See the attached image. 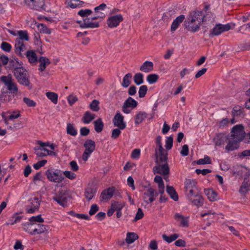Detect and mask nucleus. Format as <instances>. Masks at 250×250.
I'll return each mask as SVG.
<instances>
[{
  "instance_id": "c85d7f7f",
  "label": "nucleus",
  "mask_w": 250,
  "mask_h": 250,
  "mask_svg": "<svg viewBox=\"0 0 250 250\" xmlns=\"http://www.w3.org/2000/svg\"><path fill=\"white\" fill-rule=\"evenodd\" d=\"M154 182L158 185V189L160 194H163L165 192V186L161 176H156L154 178Z\"/></svg>"
},
{
  "instance_id": "aec40b11",
  "label": "nucleus",
  "mask_w": 250,
  "mask_h": 250,
  "mask_svg": "<svg viewBox=\"0 0 250 250\" xmlns=\"http://www.w3.org/2000/svg\"><path fill=\"white\" fill-rule=\"evenodd\" d=\"M115 188L114 187L109 188L106 189L104 190L100 195V200L103 201L104 200H109L112 198L113 195Z\"/></svg>"
},
{
  "instance_id": "7ed1b4c3",
  "label": "nucleus",
  "mask_w": 250,
  "mask_h": 250,
  "mask_svg": "<svg viewBox=\"0 0 250 250\" xmlns=\"http://www.w3.org/2000/svg\"><path fill=\"white\" fill-rule=\"evenodd\" d=\"M14 76L17 82L25 86H28L29 89L32 88V85L29 81V75L27 70L23 66L13 71Z\"/></svg>"
},
{
  "instance_id": "a18cd8bd",
  "label": "nucleus",
  "mask_w": 250,
  "mask_h": 250,
  "mask_svg": "<svg viewBox=\"0 0 250 250\" xmlns=\"http://www.w3.org/2000/svg\"><path fill=\"white\" fill-rule=\"evenodd\" d=\"M179 236V235L177 233L173 234L170 236H167L165 234L162 235L163 239L167 243H171L173 241L177 239Z\"/></svg>"
},
{
  "instance_id": "052dcab7",
  "label": "nucleus",
  "mask_w": 250,
  "mask_h": 250,
  "mask_svg": "<svg viewBox=\"0 0 250 250\" xmlns=\"http://www.w3.org/2000/svg\"><path fill=\"white\" fill-rule=\"evenodd\" d=\"M173 146V137L169 136L167 138L166 141L165 147L167 150H169Z\"/></svg>"
},
{
  "instance_id": "5fc2aeb1",
  "label": "nucleus",
  "mask_w": 250,
  "mask_h": 250,
  "mask_svg": "<svg viewBox=\"0 0 250 250\" xmlns=\"http://www.w3.org/2000/svg\"><path fill=\"white\" fill-rule=\"evenodd\" d=\"M37 26L39 28V30L41 33L47 34H50L51 33L50 30L48 29L45 25L42 23H40L38 24Z\"/></svg>"
},
{
  "instance_id": "13d9d810",
  "label": "nucleus",
  "mask_w": 250,
  "mask_h": 250,
  "mask_svg": "<svg viewBox=\"0 0 250 250\" xmlns=\"http://www.w3.org/2000/svg\"><path fill=\"white\" fill-rule=\"evenodd\" d=\"M198 165L210 164L211 160L208 156H205L204 158L200 159L196 162Z\"/></svg>"
},
{
  "instance_id": "6e6d98bb",
  "label": "nucleus",
  "mask_w": 250,
  "mask_h": 250,
  "mask_svg": "<svg viewBox=\"0 0 250 250\" xmlns=\"http://www.w3.org/2000/svg\"><path fill=\"white\" fill-rule=\"evenodd\" d=\"M67 100L70 106H72L76 102L78 101V98L74 94H71L67 97Z\"/></svg>"
},
{
  "instance_id": "412c9836",
  "label": "nucleus",
  "mask_w": 250,
  "mask_h": 250,
  "mask_svg": "<svg viewBox=\"0 0 250 250\" xmlns=\"http://www.w3.org/2000/svg\"><path fill=\"white\" fill-rule=\"evenodd\" d=\"M20 40L19 41H15V53L18 55L22 57H23V52L25 51L26 49V47L23 42H20Z\"/></svg>"
},
{
  "instance_id": "0eeeda50",
  "label": "nucleus",
  "mask_w": 250,
  "mask_h": 250,
  "mask_svg": "<svg viewBox=\"0 0 250 250\" xmlns=\"http://www.w3.org/2000/svg\"><path fill=\"white\" fill-rule=\"evenodd\" d=\"M155 162L160 164L167 161V151L163 148H155Z\"/></svg>"
},
{
  "instance_id": "a878e982",
  "label": "nucleus",
  "mask_w": 250,
  "mask_h": 250,
  "mask_svg": "<svg viewBox=\"0 0 250 250\" xmlns=\"http://www.w3.org/2000/svg\"><path fill=\"white\" fill-rule=\"evenodd\" d=\"M49 227L42 224L36 223L35 235L47 233Z\"/></svg>"
},
{
  "instance_id": "ddd939ff",
  "label": "nucleus",
  "mask_w": 250,
  "mask_h": 250,
  "mask_svg": "<svg viewBox=\"0 0 250 250\" xmlns=\"http://www.w3.org/2000/svg\"><path fill=\"white\" fill-rule=\"evenodd\" d=\"M187 20L202 25L204 23V14L200 11H193L190 13Z\"/></svg>"
},
{
  "instance_id": "cd10ccee",
  "label": "nucleus",
  "mask_w": 250,
  "mask_h": 250,
  "mask_svg": "<svg viewBox=\"0 0 250 250\" xmlns=\"http://www.w3.org/2000/svg\"><path fill=\"white\" fill-rule=\"evenodd\" d=\"M84 2L80 0H66L65 4L71 8H75L82 6Z\"/></svg>"
},
{
  "instance_id": "e433bc0d",
  "label": "nucleus",
  "mask_w": 250,
  "mask_h": 250,
  "mask_svg": "<svg viewBox=\"0 0 250 250\" xmlns=\"http://www.w3.org/2000/svg\"><path fill=\"white\" fill-rule=\"evenodd\" d=\"M138 239V236L136 233L134 232H127L125 238V242L127 244H130Z\"/></svg>"
},
{
  "instance_id": "f704fd0d",
  "label": "nucleus",
  "mask_w": 250,
  "mask_h": 250,
  "mask_svg": "<svg viewBox=\"0 0 250 250\" xmlns=\"http://www.w3.org/2000/svg\"><path fill=\"white\" fill-rule=\"evenodd\" d=\"M167 191L168 193V194L170 195L171 199H172L175 201H177L178 200V194L177 193L173 187L167 186Z\"/></svg>"
},
{
  "instance_id": "f03ea898",
  "label": "nucleus",
  "mask_w": 250,
  "mask_h": 250,
  "mask_svg": "<svg viewBox=\"0 0 250 250\" xmlns=\"http://www.w3.org/2000/svg\"><path fill=\"white\" fill-rule=\"evenodd\" d=\"M244 136L245 130L243 125L240 124L234 126L231 129L230 135H228L226 150L229 152L237 149Z\"/></svg>"
},
{
  "instance_id": "680f3d73",
  "label": "nucleus",
  "mask_w": 250,
  "mask_h": 250,
  "mask_svg": "<svg viewBox=\"0 0 250 250\" xmlns=\"http://www.w3.org/2000/svg\"><path fill=\"white\" fill-rule=\"evenodd\" d=\"M111 206L115 210H121L124 207V204L117 202H113Z\"/></svg>"
},
{
  "instance_id": "603ef678",
  "label": "nucleus",
  "mask_w": 250,
  "mask_h": 250,
  "mask_svg": "<svg viewBox=\"0 0 250 250\" xmlns=\"http://www.w3.org/2000/svg\"><path fill=\"white\" fill-rule=\"evenodd\" d=\"M242 113L243 108L239 105L235 106L233 108L232 111L231 112V114L233 117L240 116Z\"/></svg>"
},
{
  "instance_id": "49530a36",
  "label": "nucleus",
  "mask_w": 250,
  "mask_h": 250,
  "mask_svg": "<svg viewBox=\"0 0 250 250\" xmlns=\"http://www.w3.org/2000/svg\"><path fill=\"white\" fill-rule=\"evenodd\" d=\"M133 80L136 85H140L144 83V76L143 74L137 73L135 74L133 77Z\"/></svg>"
},
{
  "instance_id": "9b49d317",
  "label": "nucleus",
  "mask_w": 250,
  "mask_h": 250,
  "mask_svg": "<svg viewBox=\"0 0 250 250\" xmlns=\"http://www.w3.org/2000/svg\"><path fill=\"white\" fill-rule=\"evenodd\" d=\"M230 29V26L229 24H217L211 30L209 36H218L224 32L229 31Z\"/></svg>"
},
{
  "instance_id": "bb28decb",
  "label": "nucleus",
  "mask_w": 250,
  "mask_h": 250,
  "mask_svg": "<svg viewBox=\"0 0 250 250\" xmlns=\"http://www.w3.org/2000/svg\"><path fill=\"white\" fill-rule=\"evenodd\" d=\"M96 115L94 114L91 113L90 111H86L82 119L83 123L88 124L90 123L95 118Z\"/></svg>"
},
{
  "instance_id": "423d86ee",
  "label": "nucleus",
  "mask_w": 250,
  "mask_h": 250,
  "mask_svg": "<svg viewBox=\"0 0 250 250\" xmlns=\"http://www.w3.org/2000/svg\"><path fill=\"white\" fill-rule=\"evenodd\" d=\"M83 146L85 147V150L82 155V159L86 161L91 154L94 151L96 147V144L94 141L91 139L86 140Z\"/></svg>"
},
{
  "instance_id": "37998d69",
  "label": "nucleus",
  "mask_w": 250,
  "mask_h": 250,
  "mask_svg": "<svg viewBox=\"0 0 250 250\" xmlns=\"http://www.w3.org/2000/svg\"><path fill=\"white\" fill-rule=\"evenodd\" d=\"M132 74L131 73L126 74L123 78L122 85L124 87H128L131 83V79Z\"/></svg>"
},
{
  "instance_id": "2eb2a0df",
  "label": "nucleus",
  "mask_w": 250,
  "mask_h": 250,
  "mask_svg": "<svg viewBox=\"0 0 250 250\" xmlns=\"http://www.w3.org/2000/svg\"><path fill=\"white\" fill-rule=\"evenodd\" d=\"M123 21V17L121 14L111 16L107 20V24L109 28L117 27Z\"/></svg>"
},
{
  "instance_id": "9d476101",
  "label": "nucleus",
  "mask_w": 250,
  "mask_h": 250,
  "mask_svg": "<svg viewBox=\"0 0 250 250\" xmlns=\"http://www.w3.org/2000/svg\"><path fill=\"white\" fill-rule=\"evenodd\" d=\"M97 191V188L93 183L88 184L84 189V196L86 200L89 202L95 196Z\"/></svg>"
},
{
  "instance_id": "4468645a",
  "label": "nucleus",
  "mask_w": 250,
  "mask_h": 250,
  "mask_svg": "<svg viewBox=\"0 0 250 250\" xmlns=\"http://www.w3.org/2000/svg\"><path fill=\"white\" fill-rule=\"evenodd\" d=\"M113 123L115 126L119 128L121 130H123L126 127L124 117L120 112H117L114 116Z\"/></svg>"
},
{
  "instance_id": "3c124183",
  "label": "nucleus",
  "mask_w": 250,
  "mask_h": 250,
  "mask_svg": "<svg viewBox=\"0 0 250 250\" xmlns=\"http://www.w3.org/2000/svg\"><path fill=\"white\" fill-rule=\"evenodd\" d=\"M99 101L97 100H94L89 104V107L93 111L97 112L100 110Z\"/></svg>"
},
{
  "instance_id": "69168bd1",
  "label": "nucleus",
  "mask_w": 250,
  "mask_h": 250,
  "mask_svg": "<svg viewBox=\"0 0 250 250\" xmlns=\"http://www.w3.org/2000/svg\"><path fill=\"white\" fill-rule=\"evenodd\" d=\"M106 5L105 3H102L99 6L96 7L94 8V11L97 14L101 15V12L104 10L106 8Z\"/></svg>"
},
{
  "instance_id": "bf43d9fd",
  "label": "nucleus",
  "mask_w": 250,
  "mask_h": 250,
  "mask_svg": "<svg viewBox=\"0 0 250 250\" xmlns=\"http://www.w3.org/2000/svg\"><path fill=\"white\" fill-rule=\"evenodd\" d=\"M29 222L31 223H42L44 222V220L42 218L41 215H38L36 216H32L29 219Z\"/></svg>"
},
{
  "instance_id": "4be33fe9",
  "label": "nucleus",
  "mask_w": 250,
  "mask_h": 250,
  "mask_svg": "<svg viewBox=\"0 0 250 250\" xmlns=\"http://www.w3.org/2000/svg\"><path fill=\"white\" fill-rule=\"evenodd\" d=\"M23 229L26 232L31 235H35L36 223L27 222L22 225Z\"/></svg>"
},
{
  "instance_id": "72a5a7b5",
  "label": "nucleus",
  "mask_w": 250,
  "mask_h": 250,
  "mask_svg": "<svg viewBox=\"0 0 250 250\" xmlns=\"http://www.w3.org/2000/svg\"><path fill=\"white\" fill-rule=\"evenodd\" d=\"M250 182L249 180L245 179L244 182L242 183V184L240 187L239 192L242 194H245L250 190Z\"/></svg>"
},
{
  "instance_id": "473e14b6",
  "label": "nucleus",
  "mask_w": 250,
  "mask_h": 250,
  "mask_svg": "<svg viewBox=\"0 0 250 250\" xmlns=\"http://www.w3.org/2000/svg\"><path fill=\"white\" fill-rule=\"evenodd\" d=\"M33 201L35 202V204H33V207L30 208H26V212L28 213H34L36 210H38L40 208V203L38 197H35L33 198Z\"/></svg>"
},
{
  "instance_id": "6e6552de",
  "label": "nucleus",
  "mask_w": 250,
  "mask_h": 250,
  "mask_svg": "<svg viewBox=\"0 0 250 250\" xmlns=\"http://www.w3.org/2000/svg\"><path fill=\"white\" fill-rule=\"evenodd\" d=\"M1 82L7 86L8 89L13 93H17L18 92V87L16 83L13 82L11 75L2 76L0 78Z\"/></svg>"
},
{
  "instance_id": "f8f14e48",
  "label": "nucleus",
  "mask_w": 250,
  "mask_h": 250,
  "mask_svg": "<svg viewBox=\"0 0 250 250\" xmlns=\"http://www.w3.org/2000/svg\"><path fill=\"white\" fill-rule=\"evenodd\" d=\"M153 171L154 173H157L164 175H168L169 172V168L167 161L156 164V165L153 167Z\"/></svg>"
},
{
  "instance_id": "2f4dec72",
  "label": "nucleus",
  "mask_w": 250,
  "mask_h": 250,
  "mask_svg": "<svg viewBox=\"0 0 250 250\" xmlns=\"http://www.w3.org/2000/svg\"><path fill=\"white\" fill-rule=\"evenodd\" d=\"M40 64L39 65V69L41 71H43L46 68V66L49 65L50 63L49 59L44 57H41L39 59Z\"/></svg>"
},
{
  "instance_id": "6ab92c4d",
  "label": "nucleus",
  "mask_w": 250,
  "mask_h": 250,
  "mask_svg": "<svg viewBox=\"0 0 250 250\" xmlns=\"http://www.w3.org/2000/svg\"><path fill=\"white\" fill-rule=\"evenodd\" d=\"M174 217L177 222H179L180 226L182 227H188L189 225L188 217H185L180 213H175Z\"/></svg>"
},
{
  "instance_id": "58836bf2",
  "label": "nucleus",
  "mask_w": 250,
  "mask_h": 250,
  "mask_svg": "<svg viewBox=\"0 0 250 250\" xmlns=\"http://www.w3.org/2000/svg\"><path fill=\"white\" fill-rule=\"evenodd\" d=\"M18 35L19 36V38H17L16 41L18 42L19 40H20V42H23V40L28 41L29 40L27 32L26 31H19Z\"/></svg>"
},
{
  "instance_id": "79ce46f5",
  "label": "nucleus",
  "mask_w": 250,
  "mask_h": 250,
  "mask_svg": "<svg viewBox=\"0 0 250 250\" xmlns=\"http://www.w3.org/2000/svg\"><path fill=\"white\" fill-rule=\"evenodd\" d=\"M66 133L71 136H75L77 134V131L73 124L68 123L66 126Z\"/></svg>"
},
{
  "instance_id": "c756f323",
  "label": "nucleus",
  "mask_w": 250,
  "mask_h": 250,
  "mask_svg": "<svg viewBox=\"0 0 250 250\" xmlns=\"http://www.w3.org/2000/svg\"><path fill=\"white\" fill-rule=\"evenodd\" d=\"M185 185V192L193 190L194 188H198L196 186V183L194 180L186 179Z\"/></svg>"
},
{
  "instance_id": "ea45409f",
  "label": "nucleus",
  "mask_w": 250,
  "mask_h": 250,
  "mask_svg": "<svg viewBox=\"0 0 250 250\" xmlns=\"http://www.w3.org/2000/svg\"><path fill=\"white\" fill-rule=\"evenodd\" d=\"M25 54L30 63H33L37 61V57L34 51H27Z\"/></svg>"
},
{
  "instance_id": "e2e57ef3",
  "label": "nucleus",
  "mask_w": 250,
  "mask_h": 250,
  "mask_svg": "<svg viewBox=\"0 0 250 250\" xmlns=\"http://www.w3.org/2000/svg\"><path fill=\"white\" fill-rule=\"evenodd\" d=\"M72 193L73 191L70 190L63 191V204L68 199H71L72 198Z\"/></svg>"
},
{
  "instance_id": "4d7b16f0",
  "label": "nucleus",
  "mask_w": 250,
  "mask_h": 250,
  "mask_svg": "<svg viewBox=\"0 0 250 250\" xmlns=\"http://www.w3.org/2000/svg\"><path fill=\"white\" fill-rule=\"evenodd\" d=\"M147 87L143 85L140 87L138 93L140 98H143L145 96L147 91Z\"/></svg>"
},
{
  "instance_id": "a211bd4d",
  "label": "nucleus",
  "mask_w": 250,
  "mask_h": 250,
  "mask_svg": "<svg viewBox=\"0 0 250 250\" xmlns=\"http://www.w3.org/2000/svg\"><path fill=\"white\" fill-rule=\"evenodd\" d=\"M185 28L191 32H195L198 31L201 24L196 22H193L188 20H185L184 21Z\"/></svg>"
},
{
  "instance_id": "4c0bfd02",
  "label": "nucleus",
  "mask_w": 250,
  "mask_h": 250,
  "mask_svg": "<svg viewBox=\"0 0 250 250\" xmlns=\"http://www.w3.org/2000/svg\"><path fill=\"white\" fill-rule=\"evenodd\" d=\"M205 193L210 201L216 200L217 194L213 190L210 189H205Z\"/></svg>"
},
{
  "instance_id": "1a4fd4ad",
  "label": "nucleus",
  "mask_w": 250,
  "mask_h": 250,
  "mask_svg": "<svg viewBox=\"0 0 250 250\" xmlns=\"http://www.w3.org/2000/svg\"><path fill=\"white\" fill-rule=\"evenodd\" d=\"M157 195L158 193L155 192V190L152 187H149L144 191L143 198L144 202L148 204L153 202Z\"/></svg>"
},
{
  "instance_id": "774afa93",
  "label": "nucleus",
  "mask_w": 250,
  "mask_h": 250,
  "mask_svg": "<svg viewBox=\"0 0 250 250\" xmlns=\"http://www.w3.org/2000/svg\"><path fill=\"white\" fill-rule=\"evenodd\" d=\"M24 102L30 107H34L35 106L36 103L33 100L29 99L27 97H24L23 99Z\"/></svg>"
},
{
  "instance_id": "39448f33",
  "label": "nucleus",
  "mask_w": 250,
  "mask_h": 250,
  "mask_svg": "<svg viewBox=\"0 0 250 250\" xmlns=\"http://www.w3.org/2000/svg\"><path fill=\"white\" fill-rule=\"evenodd\" d=\"M45 0H23L24 5L28 8L39 12L46 10Z\"/></svg>"
},
{
  "instance_id": "5701e85b",
  "label": "nucleus",
  "mask_w": 250,
  "mask_h": 250,
  "mask_svg": "<svg viewBox=\"0 0 250 250\" xmlns=\"http://www.w3.org/2000/svg\"><path fill=\"white\" fill-rule=\"evenodd\" d=\"M153 69V63L152 62L146 61L140 66V70L145 73L151 72Z\"/></svg>"
},
{
  "instance_id": "b1692460",
  "label": "nucleus",
  "mask_w": 250,
  "mask_h": 250,
  "mask_svg": "<svg viewBox=\"0 0 250 250\" xmlns=\"http://www.w3.org/2000/svg\"><path fill=\"white\" fill-rule=\"evenodd\" d=\"M147 114L145 112L140 111L134 117L135 124L138 125L141 124L147 117Z\"/></svg>"
},
{
  "instance_id": "c03bdc74",
  "label": "nucleus",
  "mask_w": 250,
  "mask_h": 250,
  "mask_svg": "<svg viewBox=\"0 0 250 250\" xmlns=\"http://www.w3.org/2000/svg\"><path fill=\"white\" fill-rule=\"evenodd\" d=\"M124 104H126L128 107L134 108L138 105V103L131 97H129L124 102Z\"/></svg>"
},
{
  "instance_id": "7c9ffc66",
  "label": "nucleus",
  "mask_w": 250,
  "mask_h": 250,
  "mask_svg": "<svg viewBox=\"0 0 250 250\" xmlns=\"http://www.w3.org/2000/svg\"><path fill=\"white\" fill-rule=\"evenodd\" d=\"M9 67L11 68L13 71L19 69L20 67L23 66L22 64L19 62L17 58H13L9 61Z\"/></svg>"
},
{
  "instance_id": "20e7f679",
  "label": "nucleus",
  "mask_w": 250,
  "mask_h": 250,
  "mask_svg": "<svg viewBox=\"0 0 250 250\" xmlns=\"http://www.w3.org/2000/svg\"><path fill=\"white\" fill-rule=\"evenodd\" d=\"M186 194L192 205L197 207H201L203 205L204 199L198 188H194L193 190L186 192Z\"/></svg>"
},
{
  "instance_id": "09e8293b",
  "label": "nucleus",
  "mask_w": 250,
  "mask_h": 250,
  "mask_svg": "<svg viewBox=\"0 0 250 250\" xmlns=\"http://www.w3.org/2000/svg\"><path fill=\"white\" fill-rule=\"evenodd\" d=\"M46 97L51 101L54 104H57L58 102V95L52 92H47L46 93Z\"/></svg>"
},
{
  "instance_id": "0e129e2a",
  "label": "nucleus",
  "mask_w": 250,
  "mask_h": 250,
  "mask_svg": "<svg viewBox=\"0 0 250 250\" xmlns=\"http://www.w3.org/2000/svg\"><path fill=\"white\" fill-rule=\"evenodd\" d=\"M1 48L4 51L10 52L11 50V45L7 42H2L0 45Z\"/></svg>"
},
{
  "instance_id": "393cba45",
  "label": "nucleus",
  "mask_w": 250,
  "mask_h": 250,
  "mask_svg": "<svg viewBox=\"0 0 250 250\" xmlns=\"http://www.w3.org/2000/svg\"><path fill=\"white\" fill-rule=\"evenodd\" d=\"M185 19V16L184 15H181L177 17L173 21L171 26V31L173 32L175 31L179 25L182 21H184Z\"/></svg>"
},
{
  "instance_id": "c9c22d12",
  "label": "nucleus",
  "mask_w": 250,
  "mask_h": 250,
  "mask_svg": "<svg viewBox=\"0 0 250 250\" xmlns=\"http://www.w3.org/2000/svg\"><path fill=\"white\" fill-rule=\"evenodd\" d=\"M94 129L97 133L101 132L104 128V123L101 118H99L93 122Z\"/></svg>"
},
{
  "instance_id": "338daca9",
  "label": "nucleus",
  "mask_w": 250,
  "mask_h": 250,
  "mask_svg": "<svg viewBox=\"0 0 250 250\" xmlns=\"http://www.w3.org/2000/svg\"><path fill=\"white\" fill-rule=\"evenodd\" d=\"M121 129L118 127L114 129L112 131L111 138L113 139H116L118 138L121 133Z\"/></svg>"
},
{
  "instance_id": "de8ad7c7",
  "label": "nucleus",
  "mask_w": 250,
  "mask_h": 250,
  "mask_svg": "<svg viewBox=\"0 0 250 250\" xmlns=\"http://www.w3.org/2000/svg\"><path fill=\"white\" fill-rule=\"evenodd\" d=\"M214 21V15L212 13L208 12L206 15H204V22L213 23Z\"/></svg>"
},
{
  "instance_id": "f257e3e1",
  "label": "nucleus",
  "mask_w": 250,
  "mask_h": 250,
  "mask_svg": "<svg viewBox=\"0 0 250 250\" xmlns=\"http://www.w3.org/2000/svg\"><path fill=\"white\" fill-rule=\"evenodd\" d=\"M45 174L50 181L57 183L53 200L62 206V172L59 169H48Z\"/></svg>"
},
{
  "instance_id": "8fccbe9b",
  "label": "nucleus",
  "mask_w": 250,
  "mask_h": 250,
  "mask_svg": "<svg viewBox=\"0 0 250 250\" xmlns=\"http://www.w3.org/2000/svg\"><path fill=\"white\" fill-rule=\"evenodd\" d=\"M159 76L156 74H151L147 76L146 80L150 84L155 83L159 79Z\"/></svg>"
},
{
  "instance_id": "864d4df0",
  "label": "nucleus",
  "mask_w": 250,
  "mask_h": 250,
  "mask_svg": "<svg viewBox=\"0 0 250 250\" xmlns=\"http://www.w3.org/2000/svg\"><path fill=\"white\" fill-rule=\"evenodd\" d=\"M92 13V11L90 9H82L78 12V14L83 19L88 18L87 17Z\"/></svg>"
},
{
  "instance_id": "f3484780",
  "label": "nucleus",
  "mask_w": 250,
  "mask_h": 250,
  "mask_svg": "<svg viewBox=\"0 0 250 250\" xmlns=\"http://www.w3.org/2000/svg\"><path fill=\"white\" fill-rule=\"evenodd\" d=\"M228 135L224 133L216 134L213 139V141L215 146H221L224 144L227 141Z\"/></svg>"
},
{
  "instance_id": "a19ab883",
  "label": "nucleus",
  "mask_w": 250,
  "mask_h": 250,
  "mask_svg": "<svg viewBox=\"0 0 250 250\" xmlns=\"http://www.w3.org/2000/svg\"><path fill=\"white\" fill-rule=\"evenodd\" d=\"M176 14L173 9L166 11L163 15L162 19L164 21H167L170 18L173 17Z\"/></svg>"
},
{
  "instance_id": "dca6fc26",
  "label": "nucleus",
  "mask_w": 250,
  "mask_h": 250,
  "mask_svg": "<svg viewBox=\"0 0 250 250\" xmlns=\"http://www.w3.org/2000/svg\"><path fill=\"white\" fill-rule=\"evenodd\" d=\"M77 23H79L80 27L82 28H95L99 27V23L98 22L89 21V19L87 18L83 19V21H78Z\"/></svg>"
}]
</instances>
